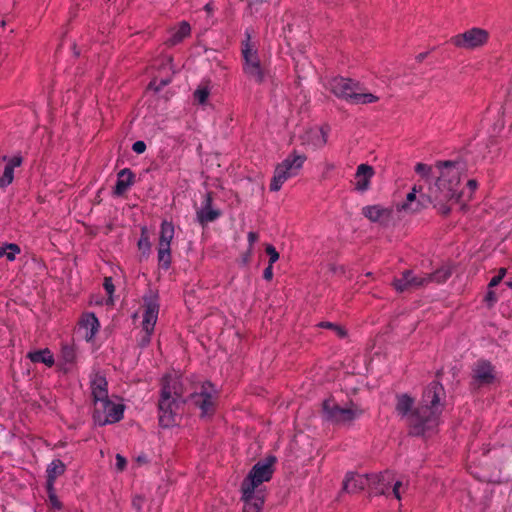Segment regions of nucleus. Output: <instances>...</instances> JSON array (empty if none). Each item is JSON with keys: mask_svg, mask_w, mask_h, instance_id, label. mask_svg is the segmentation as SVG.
I'll return each instance as SVG.
<instances>
[{"mask_svg": "<svg viewBox=\"0 0 512 512\" xmlns=\"http://www.w3.org/2000/svg\"><path fill=\"white\" fill-rule=\"evenodd\" d=\"M436 168L439 175L433 183H429L427 191H423L421 186H414L406 199L397 205L398 211L413 214L430 204L441 214H448L451 211L461 195L458 185L464 172V164L445 161L437 163Z\"/></svg>", "mask_w": 512, "mask_h": 512, "instance_id": "1", "label": "nucleus"}, {"mask_svg": "<svg viewBox=\"0 0 512 512\" xmlns=\"http://www.w3.org/2000/svg\"><path fill=\"white\" fill-rule=\"evenodd\" d=\"M445 397L443 386L432 382L423 393L421 406L412 410L414 400L407 394L397 396L396 412L406 418L415 435H426L435 430L440 423Z\"/></svg>", "mask_w": 512, "mask_h": 512, "instance_id": "2", "label": "nucleus"}, {"mask_svg": "<svg viewBox=\"0 0 512 512\" xmlns=\"http://www.w3.org/2000/svg\"><path fill=\"white\" fill-rule=\"evenodd\" d=\"M276 459L273 456L257 462L250 470L241 485L243 512H260L264 503V482L271 479L273 465Z\"/></svg>", "mask_w": 512, "mask_h": 512, "instance_id": "3", "label": "nucleus"}, {"mask_svg": "<svg viewBox=\"0 0 512 512\" xmlns=\"http://www.w3.org/2000/svg\"><path fill=\"white\" fill-rule=\"evenodd\" d=\"M184 403L180 377L168 375L163 379L159 399V423L162 427H171L176 423L179 410Z\"/></svg>", "mask_w": 512, "mask_h": 512, "instance_id": "4", "label": "nucleus"}, {"mask_svg": "<svg viewBox=\"0 0 512 512\" xmlns=\"http://www.w3.org/2000/svg\"><path fill=\"white\" fill-rule=\"evenodd\" d=\"M306 160V155L299 153L296 150H293L290 154H288L280 163L276 165L274 175L270 183V190L277 192L282 188L286 181L298 176Z\"/></svg>", "mask_w": 512, "mask_h": 512, "instance_id": "5", "label": "nucleus"}, {"mask_svg": "<svg viewBox=\"0 0 512 512\" xmlns=\"http://www.w3.org/2000/svg\"><path fill=\"white\" fill-rule=\"evenodd\" d=\"M322 412L323 417L329 422L350 424L352 421L360 418L364 411L355 404L341 407L333 398H329L323 402Z\"/></svg>", "mask_w": 512, "mask_h": 512, "instance_id": "6", "label": "nucleus"}, {"mask_svg": "<svg viewBox=\"0 0 512 512\" xmlns=\"http://www.w3.org/2000/svg\"><path fill=\"white\" fill-rule=\"evenodd\" d=\"M245 36L246 39L243 41L241 48L243 71L248 77L252 78L257 83H261L264 80L265 73L259 59L258 49L251 41L250 33L246 32Z\"/></svg>", "mask_w": 512, "mask_h": 512, "instance_id": "7", "label": "nucleus"}, {"mask_svg": "<svg viewBox=\"0 0 512 512\" xmlns=\"http://www.w3.org/2000/svg\"><path fill=\"white\" fill-rule=\"evenodd\" d=\"M125 406L119 400L110 398L94 401L93 419L99 426L119 422L123 418Z\"/></svg>", "mask_w": 512, "mask_h": 512, "instance_id": "8", "label": "nucleus"}, {"mask_svg": "<svg viewBox=\"0 0 512 512\" xmlns=\"http://www.w3.org/2000/svg\"><path fill=\"white\" fill-rule=\"evenodd\" d=\"M490 38V33L480 27H472L450 38V43L459 49L476 50L485 46Z\"/></svg>", "mask_w": 512, "mask_h": 512, "instance_id": "9", "label": "nucleus"}, {"mask_svg": "<svg viewBox=\"0 0 512 512\" xmlns=\"http://www.w3.org/2000/svg\"><path fill=\"white\" fill-rule=\"evenodd\" d=\"M144 311L142 316V331L140 344L146 346L150 343L151 335L153 334L155 324L159 314L158 296L154 293L144 296Z\"/></svg>", "mask_w": 512, "mask_h": 512, "instance_id": "10", "label": "nucleus"}, {"mask_svg": "<svg viewBox=\"0 0 512 512\" xmlns=\"http://www.w3.org/2000/svg\"><path fill=\"white\" fill-rule=\"evenodd\" d=\"M175 235L172 222L163 221L160 226L158 241V261L160 265L168 269L171 264V245Z\"/></svg>", "mask_w": 512, "mask_h": 512, "instance_id": "11", "label": "nucleus"}, {"mask_svg": "<svg viewBox=\"0 0 512 512\" xmlns=\"http://www.w3.org/2000/svg\"><path fill=\"white\" fill-rule=\"evenodd\" d=\"M218 392L214 385L206 382L201 385L200 390L192 394L191 401L201 410L202 416L213 413Z\"/></svg>", "mask_w": 512, "mask_h": 512, "instance_id": "12", "label": "nucleus"}, {"mask_svg": "<svg viewBox=\"0 0 512 512\" xmlns=\"http://www.w3.org/2000/svg\"><path fill=\"white\" fill-rule=\"evenodd\" d=\"M328 134V127H310L306 129L300 136L301 145L313 151L322 149L327 144Z\"/></svg>", "mask_w": 512, "mask_h": 512, "instance_id": "13", "label": "nucleus"}, {"mask_svg": "<svg viewBox=\"0 0 512 512\" xmlns=\"http://www.w3.org/2000/svg\"><path fill=\"white\" fill-rule=\"evenodd\" d=\"M357 84L343 77H335L328 83L329 90L338 98L351 102L356 91Z\"/></svg>", "mask_w": 512, "mask_h": 512, "instance_id": "14", "label": "nucleus"}, {"mask_svg": "<svg viewBox=\"0 0 512 512\" xmlns=\"http://www.w3.org/2000/svg\"><path fill=\"white\" fill-rule=\"evenodd\" d=\"M370 484L371 475L348 472L343 480L342 490L349 494H355L366 488L369 489Z\"/></svg>", "mask_w": 512, "mask_h": 512, "instance_id": "15", "label": "nucleus"}, {"mask_svg": "<svg viewBox=\"0 0 512 512\" xmlns=\"http://www.w3.org/2000/svg\"><path fill=\"white\" fill-rule=\"evenodd\" d=\"M221 216V211L212 205V196L210 193L204 195L201 206L196 211L197 221L201 225H206L215 221Z\"/></svg>", "mask_w": 512, "mask_h": 512, "instance_id": "16", "label": "nucleus"}, {"mask_svg": "<svg viewBox=\"0 0 512 512\" xmlns=\"http://www.w3.org/2000/svg\"><path fill=\"white\" fill-rule=\"evenodd\" d=\"M393 478L394 473L390 471H385L380 474H371L370 493L389 496Z\"/></svg>", "mask_w": 512, "mask_h": 512, "instance_id": "17", "label": "nucleus"}, {"mask_svg": "<svg viewBox=\"0 0 512 512\" xmlns=\"http://www.w3.org/2000/svg\"><path fill=\"white\" fill-rule=\"evenodd\" d=\"M22 158L19 156L0 157V187L8 186L14 178V169L20 166Z\"/></svg>", "mask_w": 512, "mask_h": 512, "instance_id": "18", "label": "nucleus"}, {"mask_svg": "<svg viewBox=\"0 0 512 512\" xmlns=\"http://www.w3.org/2000/svg\"><path fill=\"white\" fill-rule=\"evenodd\" d=\"M407 283L393 282L394 288L398 292H404L409 289L422 287L433 280L432 275H415L412 271H405Z\"/></svg>", "mask_w": 512, "mask_h": 512, "instance_id": "19", "label": "nucleus"}, {"mask_svg": "<svg viewBox=\"0 0 512 512\" xmlns=\"http://www.w3.org/2000/svg\"><path fill=\"white\" fill-rule=\"evenodd\" d=\"M374 174L375 172L372 166L365 163L360 164L354 175V188L359 192L367 191Z\"/></svg>", "mask_w": 512, "mask_h": 512, "instance_id": "20", "label": "nucleus"}, {"mask_svg": "<svg viewBox=\"0 0 512 512\" xmlns=\"http://www.w3.org/2000/svg\"><path fill=\"white\" fill-rule=\"evenodd\" d=\"M473 378L480 385L491 384L496 379V373L489 362L478 361L473 368Z\"/></svg>", "mask_w": 512, "mask_h": 512, "instance_id": "21", "label": "nucleus"}, {"mask_svg": "<svg viewBox=\"0 0 512 512\" xmlns=\"http://www.w3.org/2000/svg\"><path fill=\"white\" fill-rule=\"evenodd\" d=\"M100 324L93 313H86L80 320V331L87 341H91L98 333Z\"/></svg>", "mask_w": 512, "mask_h": 512, "instance_id": "22", "label": "nucleus"}, {"mask_svg": "<svg viewBox=\"0 0 512 512\" xmlns=\"http://www.w3.org/2000/svg\"><path fill=\"white\" fill-rule=\"evenodd\" d=\"M90 384L94 401H98V399L103 400L109 398L107 390V381L105 377H103L99 373H96L91 377Z\"/></svg>", "mask_w": 512, "mask_h": 512, "instance_id": "23", "label": "nucleus"}, {"mask_svg": "<svg viewBox=\"0 0 512 512\" xmlns=\"http://www.w3.org/2000/svg\"><path fill=\"white\" fill-rule=\"evenodd\" d=\"M190 31V25L186 21L179 23L169 31V37L166 40L167 44L171 46L179 44L190 35Z\"/></svg>", "mask_w": 512, "mask_h": 512, "instance_id": "24", "label": "nucleus"}, {"mask_svg": "<svg viewBox=\"0 0 512 512\" xmlns=\"http://www.w3.org/2000/svg\"><path fill=\"white\" fill-rule=\"evenodd\" d=\"M134 183V174L130 169H122L117 175L114 189L116 195L124 194Z\"/></svg>", "mask_w": 512, "mask_h": 512, "instance_id": "25", "label": "nucleus"}, {"mask_svg": "<svg viewBox=\"0 0 512 512\" xmlns=\"http://www.w3.org/2000/svg\"><path fill=\"white\" fill-rule=\"evenodd\" d=\"M66 470V465L60 459H54L46 469L47 486L51 489L54 486L56 479L63 475Z\"/></svg>", "mask_w": 512, "mask_h": 512, "instance_id": "26", "label": "nucleus"}, {"mask_svg": "<svg viewBox=\"0 0 512 512\" xmlns=\"http://www.w3.org/2000/svg\"><path fill=\"white\" fill-rule=\"evenodd\" d=\"M362 213L372 222H379L390 216V211L380 205L365 206Z\"/></svg>", "mask_w": 512, "mask_h": 512, "instance_id": "27", "label": "nucleus"}, {"mask_svg": "<svg viewBox=\"0 0 512 512\" xmlns=\"http://www.w3.org/2000/svg\"><path fill=\"white\" fill-rule=\"evenodd\" d=\"M27 357L33 363H43L48 367H52L54 365V357L49 349L29 352Z\"/></svg>", "mask_w": 512, "mask_h": 512, "instance_id": "28", "label": "nucleus"}, {"mask_svg": "<svg viewBox=\"0 0 512 512\" xmlns=\"http://www.w3.org/2000/svg\"><path fill=\"white\" fill-rule=\"evenodd\" d=\"M20 252V247L14 243H8L0 246V258H5L8 261H14Z\"/></svg>", "mask_w": 512, "mask_h": 512, "instance_id": "29", "label": "nucleus"}, {"mask_svg": "<svg viewBox=\"0 0 512 512\" xmlns=\"http://www.w3.org/2000/svg\"><path fill=\"white\" fill-rule=\"evenodd\" d=\"M379 100V97L372 93H362L358 91V87L353 95V98L350 103L353 104H369L374 103Z\"/></svg>", "mask_w": 512, "mask_h": 512, "instance_id": "30", "label": "nucleus"}, {"mask_svg": "<svg viewBox=\"0 0 512 512\" xmlns=\"http://www.w3.org/2000/svg\"><path fill=\"white\" fill-rule=\"evenodd\" d=\"M137 245L139 250L142 251L144 255H149L151 250V243L148 235V230L145 226L141 228V236Z\"/></svg>", "mask_w": 512, "mask_h": 512, "instance_id": "31", "label": "nucleus"}, {"mask_svg": "<svg viewBox=\"0 0 512 512\" xmlns=\"http://www.w3.org/2000/svg\"><path fill=\"white\" fill-rule=\"evenodd\" d=\"M407 485L403 483L401 480H397L395 477L393 478V483L390 486V494L397 500H401L402 493L405 491Z\"/></svg>", "mask_w": 512, "mask_h": 512, "instance_id": "32", "label": "nucleus"}, {"mask_svg": "<svg viewBox=\"0 0 512 512\" xmlns=\"http://www.w3.org/2000/svg\"><path fill=\"white\" fill-rule=\"evenodd\" d=\"M210 91L206 86L198 87L194 92V99L201 105L205 104L208 100Z\"/></svg>", "mask_w": 512, "mask_h": 512, "instance_id": "33", "label": "nucleus"}, {"mask_svg": "<svg viewBox=\"0 0 512 512\" xmlns=\"http://www.w3.org/2000/svg\"><path fill=\"white\" fill-rule=\"evenodd\" d=\"M170 81H171V77L170 76H166V77H163L161 79H158L157 77H155L150 82V87L155 89L156 91H159L161 89V87L167 85L168 83H170Z\"/></svg>", "mask_w": 512, "mask_h": 512, "instance_id": "34", "label": "nucleus"}, {"mask_svg": "<svg viewBox=\"0 0 512 512\" xmlns=\"http://www.w3.org/2000/svg\"><path fill=\"white\" fill-rule=\"evenodd\" d=\"M477 188V182L475 180H468L467 182V189H468V194L465 195V191L464 190H461L460 189V184L458 185V190L459 192L461 193L459 199L455 202L457 203L458 201H460V199L462 197H467V198H470L471 197V194L476 190Z\"/></svg>", "mask_w": 512, "mask_h": 512, "instance_id": "35", "label": "nucleus"}, {"mask_svg": "<svg viewBox=\"0 0 512 512\" xmlns=\"http://www.w3.org/2000/svg\"><path fill=\"white\" fill-rule=\"evenodd\" d=\"M265 250L269 256V265H273L279 260V253L277 252L273 245L267 244Z\"/></svg>", "mask_w": 512, "mask_h": 512, "instance_id": "36", "label": "nucleus"}, {"mask_svg": "<svg viewBox=\"0 0 512 512\" xmlns=\"http://www.w3.org/2000/svg\"><path fill=\"white\" fill-rule=\"evenodd\" d=\"M247 238H248V242H249V249H248V253L244 259L245 263L248 262L250 259V256L252 254V246L258 240V234L251 231L248 233Z\"/></svg>", "mask_w": 512, "mask_h": 512, "instance_id": "37", "label": "nucleus"}, {"mask_svg": "<svg viewBox=\"0 0 512 512\" xmlns=\"http://www.w3.org/2000/svg\"><path fill=\"white\" fill-rule=\"evenodd\" d=\"M47 492H48V497H49L50 504L54 508L60 509L61 508V504H60V501L58 500V498H57V496L55 494L54 486H52L51 489L49 488V486H47Z\"/></svg>", "mask_w": 512, "mask_h": 512, "instance_id": "38", "label": "nucleus"}, {"mask_svg": "<svg viewBox=\"0 0 512 512\" xmlns=\"http://www.w3.org/2000/svg\"><path fill=\"white\" fill-rule=\"evenodd\" d=\"M415 170L421 176L426 177L431 172V167L423 163H418L415 167Z\"/></svg>", "mask_w": 512, "mask_h": 512, "instance_id": "39", "label": "nucleus"}, {"mask_svg": "<svg viewBox=\"0 0 512 512\" xmlns=\"http://www.w3.org/2000/svg\"><path fill=\"white\" fill-rule=\"evenodd\" d=\"M505 272L506 270L504 268H501L499 270V274L494 276L491 280H490V283H489V287L492 288L494 286H497L501 280L503 279L504 275H505Z\"/></svg>", "mask_w": 512, "mask_h": 512, "instance_id": "40", "label": "nucleus"}, {"mask_svg": "<svg viewBox=\"0 0 512 512\" xmlns=\"http://www.w3.org/2000/svg\"><path fill=\"white\" fill-rule=\"evenodd\" d=\"M132 150L137 154H142L146 150V144L143 141H136L132 145Z\"/></svg>", "mask_w": 512, "mask_h": 512, "instance_id": "41", "label": "nucleus"}, {"mask_svg": "<svg viewBox=\"0 0 512 512\" xmlns=\"http://www.w3.org/2000/svg\"><path fill=\"white\" fill-rule=\"evenodd\" d=\"M116 463H115V467L118 471H123L124 468L126 467V459L120 455V454H117L116 455Z\"/></svg>", "mask_w": 512, "mask_h": 512, "instance_id": "42", "label": "nucleus"}, {"mask_svg": "<svg viewBox=\"0 0 512 512\" xmlns=\"http://www.w3.org/2000/svg\"><path fill=\"white\" fill-rule=\"evenodd\" d=\"M104 289L106 290L108 295H112L114 293V285L111 278H105L104 280Z\"/></svg>", "mask_w": 512, "mask_h": 512, "instance_id": "43", "label": "nucleus"}, {"mask_svg": "<svg viewBox=\"0 0 512 512\" xmlns=\"http://www.w3.org/2000/svg\"><path fill=\"white\" fill-rule=\"evenodd\" d=\"M63 357L65 358L66 361L68 362H71L74 358V351L72 348H69V347H65L63 349Z\"/></svg>", "mask_w": 512, "mask_h": 512, "instance_id": "44", "label": "nucleus"}, {"mask_svg": "<svg viewBox=\"0 0 512 512\" xmlns=\"http://www.w3.org/2000/svg\"><path fill=\"white\" fill-rule=\"evenodd\" d=\"M143 503H144V499H143V497H141V496H135V497L133 498V501H132L133 507H134L135 509H137L138 511H140V510L142 509Z\"/></svg>", "mask_w": 512, "mask_h": 512, "instance_id": "45", "label": "nucleus"}, {"mask_svg": "<svg viewBox=\"0 0 512 512\" xmlns=\"http://www.w3.org/2000/svg\"><path fill=\"white\" fill-rule=\"evenodd\" d=\"M263 277L267 281H271L273 278V265H269L265 268Z\"/></svg>", "mask_w": 512, "mask_h": 512, "instance_id": "46", "label": "nucleus"}, {"mask_svg": "<svg viewBox=\"0 0 512 512\" xmlns=\"http://www.w3.org/2000/svg\"><path fill=\"white\" fill-rule=\"evenodd\" d=\"M335 169V165L331 162H326L324 164V173H323V177L326 178L328 173L333 171Z\"/></svg>", "mask_w": 512, "mask_h": 512, "instance_id": "47", "label": "nucleus"}, {"mask_svg": "<svg viewBox=\"0 0 512 512\" xmlns=\"http://www.w3.org/2000/svg\"><path fill=\"white\" fill-rule=\"evenodd\" d=\"M334 331L336 332V334L339 337H345V335H346L345 330L342 327L338 326V325L335 326Z\"/></svg>", "mask_w": 512, "mask_h": 512, "instance_id": "48", "label": "nucleus"}, {"mask_svg": "<svg viewBox=\"0 0 512 512\" xmlns=\"http://www.w3.org/2000/svg\"><path fill=\"white\" fill-rule=\"evenodd\" d=\"M319 326L322 327V328H328V329H333L334 330L336 324L331 323V322H321L319 324Z\"/></svg>", "mask_w": 512, "mask_h": 512, "instance_id": "49", "label": "nucleus"}, {"mask_svg": "<svg viewBox=\"0 0 512 512\" xmlns=\"http://www.w3.org/2000/svg\"><path fill=\"white\" fill-rule=\"evenodd\" d=\"M165 64H164V69H167V70H171V60L169 58H165Z\"/></svg>", "mask_w": 512, "mask_h": 512, "instance_id": "50", "label": "nucleus"}, {"mask_svg": "<svg viewBox=\"0 0 512 512\" xmlns=\"http://www.w3.org/2000/svg\"><path fill=\"white\" fill-rule=\"evenodd\" d=\"M486 297H487V300H489V301H495L496 300V296H495V294L492 291H489L487 293Z\"/></svg>", "mask_w": 512, "mask_h": 512, "instance_id": "51", "label": "nucleus"}, {"mask_svg": "<svg viewBox=\"0 0 512 512\" xmlns=\"http://www.w3.org/2000/svg\"><path fill=\"white\" fill-rule=\"evenodd\" d=\"M263 0H249V7L251 8L253 5L261 4Z\"/></svg>", "mask_w": 512, "mask_h": 512, "instance_id": "52", "label": "nucleus"}, {"mask_svg": "<svg viewBox=\"0 0 512 512\" xmlns=\"http://www.w3.org/2000/svg\"><path fill=\"white\" fill-rule=\"evenodd\" d=\"M394 282L407 283V280L405 279V272L402 274L400 278L395 279Z\"/></svg>", "mask_w": 512, "mask_h": 512, "instance_id": "53", "label": "nucleus"}]
</instances>
